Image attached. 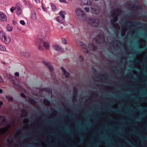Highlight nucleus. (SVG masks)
<instances>
[{"label":"nucleus","mask_w":147,"mask_h":147,"mask_svg":"<svg viewBox=\"0 0 147 147\" xmlns=\"http://www.w3.org/2000/svg\"><path fill=\"white\" fill-rule=\"evenodd\" d=\"M122 13V10L119 8H115L113 9L111 11V16L113 18L111 20V24L114 28L119 29L120 26L117 24L115 23L114 22L117 21L118 18L117 16L120 15Z\"/></svg>","instance_id":"obj_1"},{"label":"nucleus","mask_w":147,"mask_h":147,"mask_svg":"<svg viewBox=\"0 0 147 147\" xmlns=\"http://www.w3.org/2000/svg\"><path fill=\"white\" fill-rule=\"evenodd\" d=\"M75 14L79 18L81 22L85 23L87 19V17L84 11L81 8L77 7L75 11Z\"/></svg>","instance_id":"obj_2"},{"label":"nucleus","mask_w":147,"mask_h":147,"mask_svg":"<svg viewBox=\"0 0 147 147\" xmlns=\"http://www.w3.org/2000/svg\"><path fill=\"white\" fill-rule=\"evenodd\" d=\"M86 22H87L90 26L94 27H98L100 24L99 20L97 18H92L91 17L87 18Z\"/></svg>","instance_id":"obj_3"},{"label":"nucleus","mask_w":147,"mask_h":147,"mask_svg":"<svg viewBox=\"0 0 147 147\" xmlns=\"http://www.w3.org/2000/svg\"><path fill=\"white\" fill-rule=\"evenodd\" d=\"M0 39L2 42L8 45L11 40V38L9 36L7 35L3 31L1 30L0 31Z\"/></svg>","instance_id":"obj_4"},{"label":"nucleus","mask_w":147,"mask_h":147,"mask_svg":"<svg viewBox=\"0 0 147 147\" xmlns=\"http://www.w3.org/2000/svg\"><path fill=\"white\" fill-rule=\"evenodd\" d=\"M127 4L128 7L129 9H138L141 8V7L136 5L130 1L128 2Z\"/></svg>","instance_id":"obj_5"},{"label":"nucleus","mask_w":147,"mask_h":147,"mask_svg":"<svg viewBox=\"0 0 147 147\" xmlns=\"http://www.w3.org/2000/svg\"><path fill=\"white\" fill-rule=\"evenodd\" d=\"M95 40L97 42L102 43L105 42V37L102 34H99L98 36L95 38Z\"/></svg>","instance_id":"obj_6"},{"label":"nucleus","mask_w":147,"mask_h":147,"mask_svg":"<svg viewBox=\"0 0 147 147\" xmlns=\"http://www.w3.org/2000/svg\"><path fill=\"white\" fill-rule=\"evenodd\" d=\"M107 80L106 76L104 74L98 76L96 77V81H99L102 82V83H105L106 80Z\"/></svg>","instance_id":"obj_7"},{"label":"nucleus","mask_w":147,"mask_h":147,"mask_svg":"<svg viewBox=\"0 0 147 147\" xmlns=\"http://www.w3.org/2000/svg\"><path fill=\"white\" fill-rule=\"evenodd\" d=\"M9 127V125H7L5 127L1 128L0 129V136L3 137L5 134Z\"/></svg>","instance_id":"obj_8"},{"label":"nucleus","mask_w":147,"mask_h":147,"mask_svg":"<svg viewBox=\"0 0 147 147\" xmlns=\"http://www.w3.org/2000/svg\"><path fill=\"white\" fill-rule=\"evenodd\" d=\"M22 5L19 3H17L15 7V9L16 10L17 13L18 15H20L22 12Z\"/></svg>","instance_id":"obj_9"},{"label":"nucleus","mask_w":147,"mask_h":147,"mask_svg":"<svg viewBox=\"0 0 147 147\" xmlns=\"http://www.w3.org/2000/svg\"><path fill=\"white\" fill-rule=\"evenodd\" d=\"M99 7L96 5H94L93 7H91L90 11L92 13L97 14L99 13Z\"/></svg>","instance_id":"obj_10"},{"label":"nucleus","mask_w":147,"mask_h":147,"mask_svg":"<svg viewBox=\"0 0 147 147\" xmlns=\"http://www.w3.org/2000/svg\"><path fill=\"white\" fill-rule=\"evenodd\" d=\"M43 63L51 72H53V67L50 62L46 61H43Z\"/></svg>","instance_id":"obj_11"},{"label":"nucleus","mask_w":147,"mask_h":147,"mask_svg":"<svg viewBox=\"0 0 147 147\" xmlns=\"http://www.w3.org/2000/svg\"><path fill=\"white\" fill-rule=\"evenodd\" d=\"M4 76L5 77L6 76L7 78H8L10 82H15V80H16V78L14 76L7 74H4Z\"/></svg>","instance_id":"obj_12"},{"label":"nucleus","mask_w":147,"mask_h":147,"mask_svg":"<svg viewBox=\"0 0 147 147\" xmlns=\"http://www.w3.org/2000/svg\"><path fill=\"white\" fill-rule=\"evenodd\" d=\"M5 123V125L7 124V121L5 117L4 116L0 115V125H2Z\"/></svg>","instance_id":"obj_13"},{"label":"nucleus","mask_w":147,"mask_h":147,"mask_svg":"<svg viewBox=\"0 0 147 147\" xmlns=\"http://www.w3.org/2000/svg\"><path fill=\"white\" fill-rule=\"evenodd\" d=\"M53 47L55 51H63V49L61 46L57 45H55L53 46Z\"/></svg>","instance_id":"obj_14"},{"label":"nucleus","mask_w":147,"mask_h":147,"mask_svg":"<svg viewBox=\"0 0 147 147\" xmlns=\"http://www.w3.org/2000/svg\"><path fill=\"white\" fill-rule=\"evenodd\" d=\"M7 20V17L5 14L2 12H0V20L5 21Z\"/></svg>","instance_id":"obj_15"},{"label":"nucleus","mask_w":147,"mask_h":147,"mask_svg":"<svg viewBox=\"0 0 147 147\" xmlns=\"http://www.w3.org/2000/svg\"><path fill=\"white\" fill-rule=\"evenodd\" d=\"M79 44L82 47L85 49V50L84 51V52L86 53H88V47L85 44H84L83 42L80 41Z\"/></svg>","instance_id":"obj_16"},{"label":"nucleus","mask_w":147,"mask_h":147,"mask_svg":"<svg viewBox=\"0 0 147 147\" xmlns=\"http://www.w3.org/2000/svg\"><path fill=\"white\" fill-rule=\"evenodd\" d=\"M61 68L63 72V74L65 77L67 78H68L69 76V73L67 72L63 67H61Z\"/></svg>","instance_id":"obj_17"},{"label":"nucleus","mask_w":147,"mask_h":147,"mask_svg":"<svg viewBox=\"0 0 147 147\" xmlns=\"http://www.w3.org/2000/svg\"><path fill=\"white\" fill-rule=\"evenodd\" d=\"M65 18L63 17H62L60 16L56 18L57 21L60 23H63L65 21Z\"/></svg>","instance_id":"obj_18"},{"label":"nucleus","mask_w":147,"mask_h":147,"mask_svg":"<svg viewBox=\"0 0 147 147\" xmlns=\"http://www.w3.org/2000/svg\"><path fill=\"white\" fill-rule=\"evenodd\" d=\"M88 47L90 49L93 51H95L97 49V47L95 45H94L92 43H90Z\"/></svg>","instance_id":"obj_19"},{"label":"nucleus","mask_w":147,"mask_h":147,"mask_svg":"<svg viewBox=\"0 0 147 147\" xmlns=\"http://www.w3.org/2000/svg\"><path fill=\"white\" fill-rule=\"evenodd\" d=\"M82 3L85 5H90L92 3V1L90 0H83Z\"/></svg>","instance_id":"obj_20"},{"label":"nucleus","mask_w":147,"mask_h":147,"mask_svg":"<svg viewBox=\"0 0 147 147\" xmlns=\"http://www.w3.org/2000/svg\"><path fill=\"white\" fill-rule=\"evenodd\" d=\"M27 100L29 103L33 105H35L36 103V101L35 100L30 97H28V98Z\"/></svg>","instance_id":"obj_21"},{"label":"nucleus","mask_w":147,"mask_h":147,"mask_svg":"<svg viewBox=\"0 0 147 147\" xmlns=\"http://www.w3.org/2000/svg\"><path fill=\"white\" fill-rule=\"evenodd\" d=\"M43 46L45 48L46 50L49 49V42H43Z\"/></svg>","instance_id":"obj_22"},{"label":"nucleus","mask_w":147,"mask_h":147,"mask_svg":"<svg viewBox=\"0 0 147 147\" xmlns=\"http://www.w3.org/2000/svg\"><path fill=\"white\" fill-rule=\"evenodd\" d=\"M41 90L42 91H45L46 92L49 93H51L52 92V90L50 88H43Z\"/></svg>","instance_id":"obj_23"},{"label":"nucleus","mask_w":147,"mask_h":147,"mask_svg":"<svg viewBox=\"0 0 147 147\" xmlns=\"http://www.w3.org/2000/svg\"><path fill=\"white\" fill-rule=\"evenodd\" d=\"M31 18L33 20H35L37 19V16L36 13L34 11L32 12Z\"/></svg>","instance_id":"obj_24"},{"label":"nucleus","mask_w":147,"mask_h":147,"mask_svg":"<svg viewBox=\"0 0 147 147\" xmlns=\"http://www.w3.org/2000/svg\"><path fill=\"white\" fill-rule=\"evenodd\" d=\"M127 30V28L125 27H124L121 29V36H124L125 35Z\"/></svg>","instance_id":"obj_25"},{"label":"nucleus","mask_w":147,"mask_h":147,"mask_svg":"<svg viewBox=\"0 0 147 147\" xmlns=\"http://www.w3.org/2000/svg\"><path fill=\"white\" fill-rule=\"evenodd\" d=\"M66 14V12L65 11H61L59 12L60 16L65 18V15Z\"/></svg>","instance_id":"obj_26"},{"label":"nucleus","mask_w":147,"mask_h":147,"mask_svg":"<svg viewBox=\"0 0 147 147\" xmlns=\"http://www.w3.org/2000/svg\"><path fill=\"white\" fill-rule=\"evenodd\" d=\"M44 103L46 105H49L50 104V102L47 99H45L43 100Z\"/></svg>","instance_id":"obj_27"},{"label":"nucleus","mask_w":147,"mask_h":147,"mask_svg":"<svg viewBox=\"0 0 147 147\" xmlns=\"http://www.w3.org/2000/svg\"><path fill=\"white\" fill-rule=\"evenodd\" d=\"M6 28L7 30L9 31H12L13 29V28L12 27L10 26L9 24L7 25V26H6Z\"/></svg>","instance_id":"obj_28"},{"label":"nucleus","mask_w":147,"mask_h":147,"mask_svg":"<svg viewBox=\"0 0 147 147\" xmlns=\"http://www.w3.org/2000/svg\"><path fill=\"white\" fill-rule=\"evenodd\" d=\"M6 97L7 99L10 102H13V98L12 97H9V96L6 95Z\"/></svg>","instance_id":"obj_29"},{"label":"nucleus","mask_w":147,"mask_h":147,"mask_svg":"<svg viewBox=\"0 0 147 147\" xmlns=\"http://www.w3.org/2000/svg\"><path fill=\"white\" fill-rule=\"evenodd\" d=\"M0 50L1 51H5L6 50V49L4 46L0 45Z\"/></svg>","instance_id":"obj_30"},{"label":"nucleus","mask_w":147,"mask_h":147,"mask_svg":"<svg viewBox=\"0 0 147 147\" xmlns=\"http://www.w3.org/2000/svg\"><path fill=\"white\" fill-rule=\"evenodd\" d=\"M51 7L52 9L54 11H55L57 10L56 7L55 5L53 3L51 4Z\"/></svg>","instance_id":"obj_31"},{"label":"nucleus","mask_w":147,"mask_h":147,"mask_svg":"<svg viewBox=\"0 0 147 147\" xmlns=\"http://www.w3.org/2000/svg\"><path fill=\"white\" fill-rule=\"evenodd\" d=\"M30 55V54L29 53L27 52L26 53L24 52V53L23 55V56L26 57H29Z\"/></svg>","instance_id":"obj_32"},{"label":"nucleus","mask_w":147,"mask_h":147,"mask_svg":"<svg viewBox=\"0 0 147 147\" xmlns=\"http://www.w3.org/2000/svg\"><path fill=\"white\" fill-rule=\"evenodd\" d=\"M30 55V54L29 53L27 52L26 53L24 52V53L23 55V56L26 57H29Z\"/></svg>","instance_id":"obj_33"},{"label":"nucleus","mask_w":147,"mask_h":147,"mask_svg":"<svg viewBox=\"0 0 147 147\" xmlns=\"http://www.w3.org/2000/svg\"><path fill=\"white\" fill-rule=\"evenodd\" d=\"M36 40L39 42H41L43 40L42 38H40L39 37H38L36 38Z\"/></svg>","instance_id":"obj_34"},{"label":"nucleus","mask_w":147,"mask_h":147,"mask_svg":"<svg viewBox=\"0 0 147 147\" xmlns=\"http://www.w3.org/2000/svg\"><path fill=\"white\" fill-rule=\"evenodd\" d=\"M51 78L53 80H55L56 79L55 76L54 74H51Z\"/></svg>","instance_id":"obj_35"},{"label":"nucleus","mask_w":147,"mask_h":147,"mask_svg":"<svg viewBox=\"0 0 147 147\" xmlns=\"http://www.w3.org/2000/svg\"><path fill=\"white\" fill-rule=\"evenodd\" d=\"M84 10L86 12H88L90 11L89 8L87 7H85L84 8Z\"/></svg>","instance_id":"obj_36"},{"label":"nucleus","mask_w":147,"mask_h":147,"mask_svg":"<svg viewBox=\"0 0 147 147\" xmlns=\"http://www.w3.org/2000/svg\"><path fill=\"white\" fill-rule=\"evenodd\" d=\"M62 42L64 44H65L67 43L66 40L65 38H62Z\"/></svg>","instance_id":"obj_37"},{"label":"nucleus","mask_w":147,"mask_h":147,"mask_svg":"<svg viewBox=\"0 0 147 147\" xmlns=\"http://www.w3.org/2000/svg\"><path fill=\"white\" fill-rule=\"evenodd\" d=\"M10 138V137H9L7 139V142L9 144H10L11 142Z\"/></svg>","instance_id":"obj_38"},{"label":"nucleus","mask_w":147,"mask_h":147,"mask_svg":"<svg viewBox=\"0 0 147 147\" xmlns=\"http://www.w3.org/2000/svg\"><path fill=\"white\" fill-rule=\"evenodd\" d=\"M20 96H21L24 98H26V95L24 93H21L20 94Z\"/></svg>","instance_id":"obj_39"},{"label":"nucleus","mask_w":147,"mask_h":147,"mask_svg":"<svg viewBox=\"0 0 147 147\" xmlns=\"http://www.w3.org/2000/svg\"><path fill=\"white\" fill-rule=\"evenodd\" d=\"M78 60L80 62L82 61H83V57L82 56H80L78 58Z\"/></svg>","instance_id":"obj_40"},{"label":"nucleus","mask_w":147,"mask_h":147,"mask_svg":"<svg viewBox=\"0 0 147 147\" xmlns=\"http://www.w3.org/2000/svg\"><path fill=\"white\" fill-rule=\"evenodd\" d=\"M20 23L23 25H25L26 23L23 20H21L20 21Z\"/></svg>","instance_id":"obj_41"},{"label":"nucleus","mask_w":147,"mask_h":147,"mask_svg":"<svg viewBox=\"0 0 147 147\" xmlns=\"http://www.w3.org/2000/svg\"><path fill=\"white\" fill-rule=\"evenodd\" d=\"M15 9V7H12L10 9L11 11L13 13Z\"/></svg>","instance_id":"obj_42"},{"label":"nucleus","mask_w":147,"mask_h":147,"mask_svg":"<svg viewBox=\"0 0 147 147\" xmlns=\"http://www.w3.org/2000/svg\"><path fill=\"white\" fill-rule=\"evenodd\" d=\"M38 49L40 51H42L43 50V49L42 46L39 45L38 47Z\"/></svg>","instance_id":"obj_43"},{"label":"nucleus","mask_w":147,"mask_h":147,"mask_svg":"<svg viewBox=\"0 0 147 147\" xmlns=\"http://www.w3.org/2000/svg\"><path fill=\"white\" fill-rule=\"evenodd\" d=\"M112 111L116 113H119V111L117 109H114Z\"/></svg>","instance_id":"obj_44"},{"label":"nucleus","mask_w":147,"mask_h":147,"mask_svg":"<svg viewBox=\"0 0 147 147\" xmlns=\"http://www.w3.org/2000/svg\"><path fill=\"white\" fill-rule=\"evenodd\" d=\"M59 1L61 2H63L65 3H67V2L65 0H59Z\"/></svg>","instance_id":"obj_45"},{"label":"nucleus","mask_w":147,"mask_h":147,"mask_svg":"<svg viewBox=\"0 0 147 147\" xmlns=\"http://www.w3.org/2000/svg\"><path fill=\"white\" fill-rule=\"evenodd\" d=\"M74 90L75 91L74 94H76V95H77V90L76 88L75 87H74Z\"/></svg>","instance_id":"obj_46"},{"label":"nucleus","mask_w":147,"mask_h":147,"mask_svg":"<svg viewBox=\"0 0 147 147\" xmlns=\"http://www.w3.org/2000/svg\"><path fill=\"white\" fill-rule=\"evenodd\" d=\"M19 75V73L18 72H16L14 74V76H16L18 77Z\"/></svg>","instance_id":"obj_47"},{"label":"nucleus","mask_w":147,"mask_h":147,"mask_svg":"<svg viewBox=\"0 0 147 147\" xmlns=\"http://www.w3.org/2000/svg\"><path fill=\"white\" fill-rule=\"evenodd\" d=\"M77 98V95L76 94V96H74L73 97V100L74 101H75L76 100Z\"/></svg>","instance_id":"obj_48"},{"label":"nucleus","mask_w":147,"mask_h":147,"mask_svg":"<svg viewBox=\"0 0 147 147\" xmlns=\"http://www.w3.org/2000/svg\"><path fill=\"white\" fill-rule=\"evenodd\" d=\"M22 113L23 114V113H25L26 114V113L27 112L24 109H22Z\"/></svg>","instance_id":"obj_49"},{"label":"nucleus","mask_w":147,"mask_h":147,"mask_svg":"<svg viewBox=\"0 0 147 147\" xmlns=\"http://www.w3.org/2000/svg\"><path fill=\"white\" fill-rule=\"evenodd\" d=\"M3 82V80L2 78V77L0 76V82Z\"/></svg>","instance_id":"obj_50"},{"label":"nucleus","mask_w":147,"mask_h":147,"mask_svg":"<svg viewBox=\"0 0 147 147\" xmlns=\"http://www.w3.org/2000/svg\"><path fill=\"white\" fill-rule=\"evenodd\" d=\"M24 52L23 51H22L20 52V54L21 55H22L23 56V55L24 54Z\"/></svg>","instance_id":"obj_51"},{"label":"nucleus","mask_w":147,"mask_h":147,"mask_svg":"<svg viewBox=\"0 0 147 147\" xmlns=\"http://www.w3.org/2000/svg\"><path fill=\"white\" fill-rule=\"evenodd\" d=\"M3 104V102L1 101H0V107H1V105Z\"/></svg>","instance_id":"obj_52"},{"label":"nucleus","mask_w":147,"mask_h":147,"mask_svg":"<svg viewBox=\"0 0 147 147\" xmlns=\"http://www.w3.org/2000/svg\"><path fill=\"white\" fill-rule=\"evenodd\" d=\"M3 93V90L1 89H0V93Z\"/></svg>","instance_id":"obj_53"},{"label":"nucleus","mask_w":147,"mask_h":147,"mask_svg":"<svg viewBox=\"0 0 147 147\" xmlns=\"http://www.w3.org/2000/svg\"><path fill=\"white\" fill-rule=\"evenodd\" d=\"M135 71L133 70L132 71V73L133 74H135Z\"/></svg>","instance_id":"obj_54"},{"label":"nucleus","mask_w":147,"mask_h":147,"mask_svg":"<svg viewBox=\"0 0 147 147\" xmlns=\"http://www.w3.org/2000/svg\"><path fill=\"white\" fill-rule=\"evenodd\" d=\"M136 67H138V64L137 63L136 64Z\"/></svg>","instance_id":"obj_55"},{"label":"nucleus","mask_w":147,"mask_h":147,"mask_svg":"<svg viewBox=\"0 0 147 147\" xmlns=\"http://www.w3.org/2000/svg\"><path fill=\"white\" fill-rule=\"evenodd\" d=\"M112 119V117H110L109 118V120H111Z\"/></svg>","instance_id":"obj_56"},{"label":"nucleus","mask_w":147,"mask_h":147,"mask_svg":"<svg viewBox=\"0 0 147 147\" xmlns=\"http://www.w3.org/2000/svg\"><path fill=\"white\" fill-rule=\"evenodd\" d=\"M93 124H90L89 125V126H93Z\"/></svg>","instance_id":"obj_57"},{"label":"nucleus","mask_w":147,"mask_h":147,"mask_svg":"<svg viewBox=\"0 0 147 147\" xmlns=\"http://www.w3.org/2000/svg\"><path fill=\"white\" fill-rule=\"evenodd\" d=\"M45 35V34L44 33L42 35L43 36H44Z\"/></svg>","instance_id":"obj_58"},{"label":"nucleus","mask_w":147,"mask_h":147,"mask_svg":"<svg viewBox=\"0 0 147 147\" xmlns=\"http://www.w3.org/2000/svg\"><path fill=\"white\" fill-rule=\"evenodd\" d=\"M61 28H63V27L62 26H61Z\"/></svg>","instance_id":"obj_59"},{"label":"nucleus","mask_w":147,"mask_h":147,"mask_svg":"<svg viewBox=\"0 0 147 147\" xmlns=\"http://www.w3.org/2000/svg\"><path fill=\"white\" fill-rule=\"evenodd\" d=\"M80 137H81V138H82V136H80Z\"/></svg>","instance_id":"obj_60"},{"label":"nucleus","mask_w":147,"mask_h":147,"mask_svg":"<svg viewBox=\"0 0 147 147\" xmlns=\"http://www.w3.org/2000/svg\"><path fill=\"white\" fill-rule=\"evenodd\" d=\"M88 146H89L90 145V144H88Z\"/></svg>","instance_id":"obj_61"},{"label":"nucleus","mask_w":147,"mask_h":147,"mask_svg":"<svg viewBox=\"0 0 147 147\" xmlns=\"http://www.w3.org/2000/svg\"><path fill=\"white\" fill-rule=\"evenodd\" d=\"M137 58V59H138V58Z\"/></svg>","instance_id":"obj_62"},{"label":"nucleus","mask_w":147,"mask_h":147,"mask_svg":"<svg viewBox=\"0 0 147 147\" xmlns=\"http://www.w3.org/2000/svg\"><path fill=\"white\" fill-rule=\"evenodd\" d=\"M100 84H101V83H100Z\"/></svg>","instance_id":"obj_63"},{"label":"nucleus","mask_w":147,"mask_h":147,"mask_svg":"<svg viewBox=\"0 0 147 147\" xmlns=\"http://www.w3.org/2000/svg\"><path fill=\"white\" fill-rule=\"evenodd\" d=\"M94 147H96L94 146Z\"/></svg>","instance_id":"obj_64"}]
</instances>
